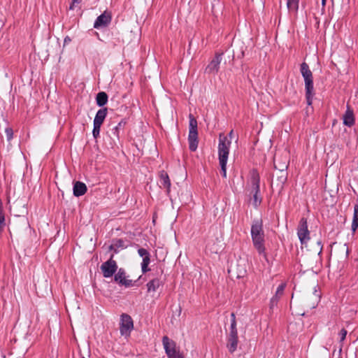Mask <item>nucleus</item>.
Here are the masks:
<instances>
[{"label":"nucleus","mask_w":358,"mask_h":358,"mask_svg":"<svg viewBox=\"0 0 358 358\" xmlns=\"http://www.w3.org/2000/svg\"><path fill=\"white\" fill-rule=\"evenodd\" d=\"M96 103L99 106H104L108 101V95L104 92H99L96 98Z\"/></svg>","instance_id":"412c9836"},{"label":"nucleus","mask_w":358,"mask_h":358,"mask_svg":"<svg viewBox=\"0 0 358 358\" xmlns=\"http://www.w3.org/2000/svg\"><path fill=\"white\" fill-rule=\"evenodd\" d=\"M341 342L343 341L347 335V331L345 329H342L340 331Z\"/></svg>","instance_id":"7c9ffc66"},{"label":"nucleus","mask_w":358,"mask_h":358,"mask_svg":"<svg viewBox=\"0 0 358 358\" xmlns=\"http://www.w3.org/2000/svg\"><path fill=\"white\" fill-rule=\"evenodd\" d=\"M247 271L243 266L241 264H238L237 266V272H236V278H243L246 275Z\"/></svg>","instance_id":"bb28decb"},{"label":"nucleus","mask_w":358,"mask_h":358,"mask_svg":"<svg viewBox=\"0 0 358 358\" xmlns=\"http://www.w3.org/2000/svg\"><path fill=\"white\" fill-rule=\"evenodd\" d=\"M306 98L308 105L312 104V100L314 95L313 80H309L305 81Z\"/></svg>","instance_id":"4468645a"},{"label":"nucleus","mask_w":358,"mask_h":358,"mask_svg":"<svg viewBox=\"0 0 358 358\" xmlns=\"http://www.w3.org/2000/svg\"><path fill=\"white\" fill-rule=\"evenodd\" d=\"M234 138V130H231L227 136L220 134L218 144V159L221 168L220 173L223 178H227V163L229 154L231 140Z\"/></svg>","instance_id":"f257e3e1"},{"label":"nucleus","mask_w":358,"mask_h":358,"mask_svg":"<svg viewBox=\"0 0 358 358\" xmlns=\"http://www.w3.org/2000/svg\"><path fill=\"white\" fill-rule=\"evenodd\" d=\"M300 71L302 76L304 78V81L313 79V73L310 70L308 65L306 63L303 62L301 64Z\"/></svg>","instance_id":"a211bd4d"},{"label":"nucleus","mask_w":358,"mask_h":358,"mask_svg":"<svg viewBox=\"0 0 358 358\" xmlns=\"http://www.w3.org/2000/svg\"><path fill=\"white\" fill-rule=\"evenodd\" d=\"M114 280L116 282L124 285L125 287H130L132 284V280L127 278L125 271L123 268H120L117 273L115 275Z\"/></svg>","instance_id":"9b49d317"},{"label":"nucleus","mask_w":358,"mask_h":358,"mask_svg":"<svg viewBox=\"0 0 358 358\" xmlns=\"http://www.w3.org/2000/svg\"><path fill=\"white\" fill-rule=\"evenodd\" d=\"M278 299L274 298L273 296L271 298L270 303H271V308H272L273 306H276L278 303Z\"/></svg>","instance_id":"473e14b6"},{"label":"nucleus","mask_w":358,"mask_h":358,"mask_svg":"<svg viewBox=\"0 0 358 358\" xmlns=\"http://www.w3.org/2000/svg\"><path fill=\"white\" fill-rule=\"evenodd\" d=\"M163 345L169 358H179L176 350V343L167 336L163 338Z\"/></svg>","instance_id":"9d476101"},{"label":"nucleus","mask_w":358,"mask_h":358,"mask_svg":"<svg viewBox=\"0 0 358 358\" xmlns=\"http://www.w3.org/2000/svg\"><path fill=\"white\" fill-rule=\"evenodd\" d=\"M74 4H75V3H73V1L72 0V3H71V5L70 6V8H69L71 10H73V9Z\"/></svg>","instance_id":"c9c22d12"},{"label":"nucleus","mask_w":358,"mask_h":358,"mask_svg":"<svg viewBox=\"0 0 358 358\" xmlns=\"http://www.w3.org/2000/svg\"><path fill=\"white\" fill-rule=\"evenodd\" d=\"M138 253L141 257H143L141 268L143 273H145L148 271V266L150 264V254L148 251L144 248L138 249Z\"/></svg>","instance_id":"ddd939ff"},{"label":"nucleus","mask_w":358,"mask_h":358,"mask_svg":"<svg viewBox=\"0 0 358 358\" xmlns=\"http://www.w3.org/2000/svg\"><path fill=\"white\" fill-rule=\"evenodd\" d=\"M159 280L158 279H153L152 280L150 281L147 286L149 292H155L159 286Z\"/></svg>","instance_id":"b1692460"},{"label":"nucleus","mask_w":358,"mask_h":358,"mask_svg":"<svg viewBox=\"0 0 358 358\" xmlns=\"http://www.w3.org/2000/svg\"><path fill=\"white\" fill-rule=\"evenodd\" d=\"M83 358H85V357H83Z\"/></svg>","instance_id":"ea45409f"},{"label":"nucleus","mask_w":358,"mask_h":358,"mask_svg":"<svg viewBox=\"0 0 358 358\" xmlns=\"http://www.w3.org/2000/svg\"><path fill=\"white\" fill-rule=\"evenodd\" d=\"M159 185L161 188L164 187L167 189H169V188L171 185L169 176H168L167 173H166L164 171H162L159 173Z\"/></svg>","instance_id":"dca6fc26"},{"label":"nucleus","mask_w":358,"mask_h":358,"mask_svg":"<svg viewBox=\"0 0 358 358\" xmlns=\"http://www.w3.org/2000/svg\"><path fill=\"white\" fill-rule=\"evenodd\" d=\"M188 141L189 150L193 152L195 151L198 147L197 121L191 114L189 115Z\"/></svg>","instance_id":"7ed1b4c3"},{"label":"nucleus","mask_w":358,"mask_h":358,"mask_svg":"<svg viewBox=\"0 0 358 358\" xmlns=\"http://www.w3.org/2000/svg\"><path fill=\"white\" fill-rule=\"evenodd\" d=\"M231 326L230 329H236V316L234 313L231 314Z\"/></svg>","instance_id":"c756f323"},{"label":"nucleus","mask_w":358,"mask_h":358,"mask_svg":"<svg viewBox=\"0 0 358 358\" xmlns=\"http://www.w3.org/2000/svg\"><path fill=\"white\" fill-rule=\"evenodd\" d=\"M103 275L105 278L112 277L117 269V265L115 260H113V255H112L110 259L103 263L100 267Z\"/></svg>","instance_id":"423d86ee"},{"label":"nucleus","mask_w":358,"mask_h":358,"mask_svg":"<svg viewBox=\"0 0 358 358\" xmlns=\"http://www.w3.org/2000/svg\"><path fill=\"white\" fill-rule=\"evenodd\" d=\"M299 0H287V6L289 10H297Z\"/></svg>","instance_id":"a878e982"},{"label":"nucleus","mask_w":358,"mask_h":358,"mask_svg":"<svg viewBox=\"0 0 358 358\" xmlns=\"http://www.w3.org/2000/svg\"><path fill=\"white\" fill-rule=\"evenodd\" d=\"M238 342V338L228 337L227 348L231 353L236 350Z\"/></svg>","instance_id":"4be33fe9"},{"label":"nucleus","mask_w":358,"mask_h":358,"mask_svg":"<svg viewBox=\"0 0 358 358\" xmlns=\"http://www.w3.org/2000/svg\"><path fill=\"white\" fill-rule=\"evenodd\" d=\"M310 298L312 302L308 304V306H310L312 308H315L317 306L320 299V294L316 289V287H315V290Z\"/></svg>","instance_id":"aec40b11"},{"label":"nucleus","mask_w":358,"mask_h":358,"mask_svg":"<svg viewBox=\"0 0 358 358\" xmlns=\"http://www.w3.org/2000/svg\"><path fill=\"white\" fill-rule=\"evenodd\" d=\"M107 115V108H104L97 111L94 120V124L101 125Z\"/></svg>","instance_id":"f3484780"},{"label":"nucleus","mask_w":358,"mask_h":358,"mask_svg":"<svg viewBox=\"0 0 358 358\" xmlns=\"http://www.w3.org/2000/svg\"><path fill=\"white\" fill-rule=\"evenodd\" d=\"M285 287H286V283L285 282L281 283L278 287L277 290H276L275 294L273 296V297L275 298V299H278V300H279L281 298V296L283 295Z\"/></svg>","instance_id":"393cba45"},{"label":"nucleus","mask_w":358,"mask_h":358,"mask_svg":"<svg viewBox=\"0 0 358 358\" xmlns=\"http://www.w3.org/2000/svg\"><path fill=\"white\" fill-rule=\"evenodd\" d=\"M180 358H182V355H180Z\"/></svg>","instance_id":"58836bf2"},{"label":"nucleus","mask_w":358,"mask_h":358,"mask_svg":"<svg viewBox=\"0 0 358 358\" xmlns=\"http://www.w3.org/2000/svg\"><path fill=\"white\" fill-rule=\"evenodd\" d=\"M354 123L355 118L353 112L348 108L343 116V124L346 126L351 127Z\"/></svg>","instance_id":"6ab92c4d"},{"label":"nucleus","mask_w":358,"mask_h":358,"mask_svg":"<svg viewBox=\"0 0 358 358\" xmlns=\"http://www.w3.org/2000/svg\"><path fill=\"white\" fill-rule=\"evenodd\" d=\"M87 191V187L85 183L82 182H76L73 186V194L76 196L83 195Z\"/></svg>","instance_id":"2eb2a0df"},{"label":"nucleus","mask_w":358,"mask_h":358,"mask_svg":"<svg viewBox=\"0 0 358 358\" xmlns=\"http://www.w3.org/2000/svg\"><path fill=\"white\" fill-rule=\"evenodd\" d=\"M259 174L253 171L251 174L250 178V185H251V193L253 194V199H254V205L257 206L260 204L262 201L261 197L259 196Z\"/></svg>","instance_id":"39448f33"},{"label":"nucleus","mask_w":358,"mask_h":358,"mask_svg":"<svg viewBox=\"0 0 358 358\" xmlns=\"http://www.w3.org/2000/svg\"><path fill=\"white\" fill-rule=\"evenodd\" d=\"M71 42V38L69 37V36H66L65 38H64V43H68Z\"/></svg>","instance_id":"f704fd0d"},{"label":"nucleus","mask_w":358,"mask_h":358,"mask_svg":"<svg viewBox=\"0 0 358 358\" xmlns=\"http://www.w3.org/2000/svg\"><path fill=\"white\" fill-rule=\"evenodd\" d=\"M223 53H216L205 69V73L208 74H216L219 69L222 61Z\"/></svg>","instance_id":"1a4fd4ad"},{"label":"nucleus","mask_w":358,"mask_h":358,"mask_svg":"<svg viewBox=\"0 0 358 358\" xmlns=\"http://www.w3.org/2000/svg\"><path fill=\"white\" fill-rule=\"evenodd\" d=\"M229 337L238 338V332L237 329H230Z\"/></svg>","instance_id":"2f4dec72"},{"label":"nucleus","mask_w":358,"mask_h":358,"mask_svg":"<svg viewBox=\"0 0 358 358\" xmlns=\"http://www.w3.org/2000/svg\"><path fill=\"white\" fill-rule=\"evenodd\" d=\"M73 3H78L81 1V0H73Z\"/></svg>","instance_id":"e433bc0d"},{"label":"nucleus","mask_w":358,"mask_h":358,"mask_svg":"<svg viewBox=\"0 0 358 358\" xmlns=\"http://www.w3.org/2000/svg\"><path fill=\"white\" fill-rule=\"evenodd\" d=\"M287 168V165L284 164L279 168L278 171L274 174V178L271 182V187L274 186L278 189H282L283 187V185L287 181V173L286 172V169Z\"/></svg>","instance_id":"20e7f679"},{"label":"nucleus","mask_w":358,"mask_h":358,"mask_svg":"<svg viewBox=\"0 0 358 358\" xmlns=\"http://www.w3.org/2000/svg\"><path fill=\"white\" fill-rule=\"evenodd\" d=\"M5 133H6L7 140L8 141H10L13 138V131L12 128L6 127L5 129Z\"/></svg>","instance_id":"cd10ccee"},{"label":"nucleus","mask_w":358,"mask_h":358,"mask_svg":"<svg viewBox=\"0 0 358 358\" xmlns=\"http://www.w3.org/2000/svg\"><path fill=\"white\" fill-rule=\"evenodd\" d=\"M251 237L253 245L258 253L266 258L265 248V234L261 219L254 220L251 226Z\"/></svg>","instance_id":"f03ea898"},{"label":"nucleus","mask_w":358,"mask_h":358,"mask_svg":"<svg viewBox=\"0 0 358 358\" xmlns=\"http://www.w3.org/2000/svg\"><path fill=\"white\" fill-rule=\"evenodd\" d=\"M297 235L302 245L306 244L310 239V231L308 229L307 220L305 217H302L299 222Z\"/></svg>","instance_id":"0eeeda50"},{"label":"nucleus","mask_w":358,"mask_h":358,"mask_svg":"<svg viewBox=\"0 0 358 358\" xmlns=\"http://www.w3.org/2000/svg\"><path fill=\"white\" fill-rule=\"evenodd\" d=\"M133 320L127 314H122L120 320V333L122 336H129L133 329Z\"/></svg>","instance_id":"6e6552de"},{"label":"nucleus","mask_w":358,"mask_h":358,"mask_svg":"<svg viewBox=\"0 0 358 358\" xmlns=\"http://www.w3.org/2000/svg\"><path fill=\"white\" fill-rule=\"evenodd\" d=\"M322 4L323 6H324L326 4V0H322Z\"/></svg>","instance_id":"4c0bfd02"},{"label":"nucleus","mask_w":358,"mask_h":358,"mask_svg":"<svg viewBox=\"0 0 358 358\" xmlns=\"http://www.w3.org/2000/svg\"><path fill=\"white\" fill-rule=\"evenodd\" d=\"M110 15L106 12H104L96 18L94 24V27L99 29V27H106L110 23Z\"/></svg>","instance_id":"f8f14e48"},{"label":"nucleus","mask_w":358,"mask_h":358,"mask_svg":"<svg viewBox=\"0 0 358 358\" xmlns=\"http://www.w3.org/2000/svg\"><path fill=\"white\" fill-rule=\"evenodd\" d=\"M101 126V125H99V124H94L92 134L95 138H96L97 136H99V135Z\"/></svg>","instance_id":"c85d7f7f"},{"label":"nucleus","mask_w":358,"mask_h":358,"mask_svg":"<svg viewBox=\"0 0 358 358\" xmlns=\"http://www.w3.org/2000/svg\"><path fill=\"white\" fill-rule=\"evenodd\" d=\"M352 231L355 232L358 227V205L356 204L354 207V214L352 222Z\"/></svg>","instance_id":"5701e85b"},{"label":"nucleus","mask_w":358,"mask_h":358,"mask_svg":"<svg viewBox=\"0 0 358 358\" xmlns=\"http://www.w3.org/2000/svg\"><path fill=\"white\" fill-rule=\"evenodd\" d=\"M317 245H318V247H319V254H320L322 251V242L320 241H317Z\"/></svg>","instance_id":"72a5a7b5"}]
</instances>
